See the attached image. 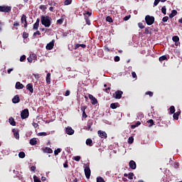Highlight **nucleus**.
Segmentation results:
<instances>
[{
	"mask_svg": "<svg viewBox=\"0 0 182 182\" xmlns=\"http://www.w3.org/2000/svg\"><path fill=\"white\" fill-rule=\"evenodd\" d=\"M41 22L46 28H49L52 25V18L49 16H41Z\"/></svg>",
	"mask_w": 182,
	"mask_h": 182,
	"instance_id": "obj_1",
	"label": "nucleus"
},
{
	"mask_svg": "<svg viewBox=\"0 0 182 182\" xmlns=\"http://www.w3.org/2000/svg\"><path fill=\"white\" fill-rule=\"evenodd\" d=\"M154 16H150V15H147L145 16V22L146 23V25L151 26L153 25V23H154Z\"/></svg>",
	"mask_w": 182,
	"mask_h": 182,
	"instance_id": "obj_2",
	"label": "nucleus"
},
{
	"mask_svg": "<svg viewBox=\"0 0 182 182\" xmlns=\"http://www.w3.org/2000/svg\"><path fill=\"white\" fill-rule=\"evenodd\" d=\"M12 7L9 6H0V12L9 13Z\"/></svg>",
	"mask_w": 182,
	"mask_h": 182,
	"instance_id": "obj_3",
	"label": "nucleus"
},
{
	"mask_svg": "<svg viewBox=\"0 0 182 182\" xmlns=\"http://www.w3.org/2000/svg\"><path fill=\"white\" fill-rule=\"evenodd\" d=\"M21 119H28L29 117V109H25L21 113Z\"/></svg>",
	"mask_w": 182,
	"mask_h": 182,
	"instance_id": "obj_4",
	"label": "nucleus"
},
{
	"mask_svg": "<svg viewBox=\"0 0 182 182\" xmlns=\"http://www.w3.org/2000/svg\"><path fill=\"white\" fill-rule=\"evenodd\" d=\"M123 95V91L122 90H117L116 91L112 97L114 98V99H122V95Z\"/></svg>",
	"mask_w": 182,
	"mask_h": 182,
	"instance_id": "obj_5",
	"label": "nucleus"
},
{
	"mask_svg": "<svg viewBox=\"0 0 182 182\" xmlns=\"http://www.w3.org/2000/svg\"><path fill=\"white\" fill-rule=\"evenodd\" d=\"M84 171H85L86 178H90V174H91L90 167H89V166H85Z\"/></svg>",
	"mask_w": 182,
	"mask_h": 182,
	"instance_id": "obj_6",
	"label": "nucleus"
},
{
	"mask_svg": "<svg viewBox=\"0 0 182 182\" xmlns=\"http://www.w3.org/2000/svg\"><path fill=\"white\" fill-rule=\"evenodd\" d=\"M98 136L101 137V139H107V134L105 131L99 130L98 132Z\"/></svg>",
	"mask_w": 182,
	"mask_h": 182,
	"instance_id": "obj_7",
	"label": "nucleus"
},
{
	"mask_svg": "<svg viewBox=\"0 0 182 182\" xmlns=\"http://www.w3.org/2000/svg\"><path fill=\"white\" fill-rule=\"evenodd\" d=\"M129 168H132V170H136L137 167V164H136V161L132 160L129 163Z\"/></svg>",
	"mask_w": 182,
	"mask_h": 182,
	"instance_id": "obj_8",
	"label": "nucleus"
},
{
	"mask_svg": "<svg viewBox=\"0 0 182 182\" xmlns=\"http://www.w3.org/2000/svg\"><path fill=\"white\" fill-rule=\"evenodd\" d=\"M53 46H55V41L53 40L51 42L47 44L46 49L48 50H52L53 49Z\"/></svg>",
	"mask_w": 182,
	"mask_h": 182,
	"instance_id": "obj_9",
	"label": "nucleus"
},
{
	"mask_svg": "<svg viewBox=\"0 0 182 182\" xmlns=\"http://www.w3.org/2000/svg\"><path fill=\"white\" fill-rule=\"evenodd\" d=\"M65 133H67V134H69V136H72V134H75V130H73L72 127H68L65 129Z\"/></svg>",
	"mask_w": 182,
	"mask_h": 182,
	"instance_id": "obj_10",
	"label": "nucleus"
},
{
	"mask_svg": "<svg viewBox=\"0 0 182 182\" xmlns=\"http://www.w3.org/2000/svg\"><path fill=\"white\" fill-rule=\"evenodd\" d=\"M172 41L175 42L176 46H178V45H180V38L178 36H173Z\"/></svg>",
	"mask_w": 182,
	"mask_h": 182,
	"instance_id": "obj_11",
	"label": "nucleus"
},
{
	"mask_svg": "<svg viewBox=\"0 0 182 182\" xmlns=\"http://www.w3.org/2000/svg\"><path fill=\"white\" fill-rule=\"evenodd\" d=\"M92 126H93V120H88L87 123V130L92 132L93 130Z\"/></svg>",
	"mask_w": 182,
	"mask_h": 182,
	"instance_id": "obj_12",
	"label": "nucleus"
},
{
	"mask_svg": "<svg viewBox=\"0 0 182 182\" xmlns=\"http://www.w3.org/2000/svg\"><path fill=\"white\" fill-rule=\"evenodd\" d=\"M12 102L15 105H16V103H19V102H21V98L19 97V95H15L12 99Z\"/></svg>",
	"mask_w": 182,
	"mask_h": 182,
	"instance_id": "obj_13",
	"label": "nucleus"
},
{
	"mask_svg": "<svg viewBox=\"0 0 182 182\" xmlns=\"http://www.w3.org/2000/svg\"><path fill=\"white\" fill-rule=\"evenodd\" d=\"M89 99L91 100L92 105H97V99L92 95H89Z\"/></svg>",
	"mask_w": 182,
	"mask_h": 182,
	"instance_id": "obj_14",
	"label": "nucleus"
},
{
	"mask_svg": "<svg viewBox=\"0 0 182 182\" xmlns=\"http://www.w3.org/2000/svg\"><path fill=\"white\" fill-rule=\"evenodd\" d=\"M23 22L25 23L24 28H28V21H26V16L25 14L21 17V23H23Z\"/></svg>",
	"mask_w": 182,
	"mask_h": 182,
	"instance_id": "obj_15",
	"label": "nucleus"
},
{
	"mask_svg": "<svg viewBox=\"0 0 182 182\" xmlns=\"http://www.w3.org/2000/svg\"><path fill=\"white\" fill-rule=\"evenodd\" d=\"M26 89L30 92V93H33V85L32 83H28L26 85Z\"/></svg>",
	"mask_w": 182,
	"mask_h": 182,
	"instance_id": "obj_16",
	"label": "nucleus"
},
{
	"mask_svg": "<svg viewBox=\"0 0 182 182\" xmlns=\"http://www.w3.org/2000/svg\"><path fill=\"white\" fill-rule=\"evenodd\" d=\"M39 22H41V19L37 18L36 23L33 24V29H34V31H38V28H39Z\"/></svg>",
	"mask_w": 182,
	"mask_h": 182,
	"instance_id": "obj_17",
	"label": "nucleus"
},
{
	"mask_svg": "<svg viewBox=\"0 0 182 182\" xmlns=\"http://www.w3.org/2000/svg\"><path fill=\"white\" fill-rule=\"evenodd\" d=\"M16 89H17L18 90H21V89H23L24 87L23 84L21 83V82H17L16 83V86H15Z\"/></svg>",
	"mask_w": 182,
	"mask_h": 182,
	"instance_id": "obj_18",
	"label": "nucleus"
},
{
	"mask_svg": "<svg viewBox=\"0 0 182 182\" xmlns=\"http://www.w3.org/2000/svg\"><path fill=\"white\" fill-rule=\"evenodd\" d=\"M43 153H48V154H52L53 153V150L49 147H46L43 149Z\"/></svg>",
	"mask_w": 182,
	"mask_h": 182,
	"instance_id": "obj_19",
	"label": "nucleus"
},
{
	"mask_svg": "<svg viewBox=\"0 0 182 182\" xmlns=\"http://www.w3.org/2000/svg\"><path fill=\"white\" fill-rule=\"evenodd\" d=\"M124 176L128 177L129 180H133V177H134V173H133L132 172L129 173V174L124 173Z\"/></svg>",
	"mask_w": 182,
	"mask_h": 182,
	"instance_id": "obj_20",
	"label": "nucleus"
},
{
	"mask_svg": "<svg viewBox=\"0 0 182 182\" xmlns=\"http://www.w3.org/2000/svg\"><path fill=\"white\" fill-rule=\"evenodd\" d=\"M180 114H181V111H178L175 113H173V117L175 120H178V116H180Z\"/></svg>",
	"mask_w": 182,
	"mask_h": 182,
	"instance_id": "obj_21",
	"label": "nucleus"
},
{
	"mask_svg": "<svg viewBox=\"0 0 182 182\" xmlns=\"http://www.w3.org/2000/svg\"><path fill=\"white\" fill-rule=\"evenodd\" d=\"M30 144L31 146H36L38 144V141L36 140V138H33L30 140Z\"/></svg>",
	"mask_w": 182,
	"mask_h": 182,
	"instance_id": "obj_22",
	"label": "nucleus"
},
{
	"mask_svg": "<svg viewBox=\"0 0 182 182\" xmlns=\"http://www.w3.org/2000/svg\"><path fill=\"white\" fill-rule=\"evenodd\" d=\"M9 122L11 126H16V122H15L14 117H10Z\"/></svg>",
	"mask_w": 182,
	"mask_h": 182,
	"instance_id": "obj_23",
	"label": "nucleus"
},
{
	"mask_svg": "<svg viewBox=\"0 0 182 182\" xmlns=\"http://www.w3.org/2000/svg\"><path fill=\"white\" fill-rule=\"evenodd\" d=\"M85 143L87 146H89L90 147H92V146H93V141L92 140V139H87Z\"/></svg>",
	"mask_w": 182,
	"mask_h": 182,
	"instance_id": "obj_24",
	"label": "nucleus"
},
{
	"mask_svg": "<svg viewBox=\"0 0 182 182\" xmlns=\"http://www.w3.org/2000/svg\"><path fill=\"white\" fill-rule=\"evenodd\" d=\"M12 132L14 134V137L16 139H19V132L16 131V129H12Z\"/></svg>",
	"mask_w": 182,
	"mask_h": 182,
	"instance_id": "obj_25",
	"label": "nucleus"
},
{
	"mask_svg": "<svg viewBox=\"0 0 182 182\" xmlns=\"http://www.w3.org/2000/svg\"><path fill=\"white\" fill-rule=\"evenodd\" d=\"M177 15V10H172L171 14H169V18L171 19Z\"/></svg>",
	"mask_w": 182,
	"mask_h": 182,
	"instance_id": "obj_26",
	"label": "nucleus"
},
{
	"mask_svg": "<svg viewBox=\"0 0 182 182\" xmlns=\"http://www.w3.org/2000/svg\"><path fill=\"white\" fill-rule=\"evenodd\" d=\"M159 62H163L164 60H168V59L167 58V55H162L159 57Z\"/></svg>",
	"mask_w": 182,
	"mask_h": 182,
	"instance_id": "obj_27",
	"label": "nucleus"
},
{
	"mask_svg": "<svg viewBox=\"0 0 182 182\" xmlns=\"http://www.w3.org/2000/svg\"><path fill=\"white\" fill-rule=\"evenodd\" d=\"M119 106V103L118 102H115V103H112L110 105V107L111 109H117V107Z\"/></svg>",
	"mask_w": 182,
	"mask_h": 182,
	"instance_id": "obj_28",
	"label": "nucleus"
},
{
	"mask_svg": "<svg viewBox=\"0 0 182 182\" xmlns=\"http://www.w3.org/2000/svg\"><path fill=\"white\" fill-rule=\"evenodd\" d=\"M39 9H41L42 12H45L46 9H48V7L46 5H40Z\"/></svg>",
	"mask_w": 182,
	"mask_h": 182,
	"instance_id": "obj_29",
	"label": "nucleus"
},
{
	"mask_svg": "<svg viewBox=\"0 0 182 182\" xmlns=\"http://www.w3.org/2000/svg\"><path fill=\"white\" fill-rule=\"evenodd\" d=\"M46 82L48 85H50V73H48L46 76Z\"/></svg>",
	"mask_w": 182,
	"mask_h": 182,
	"instance_id": "obj_30",
	"label": "nucleus"
},
{
	"mask_svg": "<svg viewBox=\"0 0 182 182\" xmlns=\"http://www.w3.org/2000/svg\"><path fill=\"white\" fill-rule=\"evenodd\" d=\"M169 110H170L171 114H173V113H175L176 112V107H174V106L172 105L170 107Z\"/></svg>",
	"mask_w": 182,
	"mask_h": 182,
	"instance_id": "obj_31",
	"label": "nucleus"
},
{
	"mask_svg": "<svg viewBox=\"0 0 182 182\" xmlns=\"http://www.w3.org/2000/svg\"><path fill=\"white\" fill-rule=\"evenodd\" d=\"M144 33L146 35H149V33L151 34V29H150V27L146 28Z\"/></svg>",
	"mask_w": 182,
	"mask_h": 182,
	"instance_id": "obj_32",
	"label": "nucleus"
},
{
	"mask_svg": "<svg viewBox=\"0 0 182 182\" xmlns=\"http://www.w3.org/2000/svg\"><path fill=\"white\" fill-rule=\"evenodd\" d=\"M48 5L50 6H56L58 5V3H56L55 1H48Z\"/></svg>",
	"mask_w": 182,
	"mask_h": 182,
	"instance_id": "obj_33",
	"label": "nucleus"
},
{
	"mask_svg": "<svg viewBox=\"0 0 182 182\" xmlns=\"http://www.w3.org/2000/svg\"><path fill=\"white\" fill-rule=\"evenodd\" d=\"M134 141V138L133 136H130L128 139V144H133Z\"/></svg>",
	"mask_w": 182,
	"mask_h": 182,
	"instance_id": "obj_34",
	"label": "nucleus"
},
{
	"mask_svg": "<svg viewBox=\"0 0 182 182\" xmlns=\"http://www.w3.org/2000/svg\"><path fill=\"white\" fill-rule=\"evenodd\" d=\"M161 12H162V14H164V15H166V14H167V9L166 8V6H164L161 8Z\"/></svg>",
	"mask_w": 182,
	"mask_h": 182,
	"instance_id": "obj_35",
	"label": "nucleus"
},
{
	"mask_svg": "<svg viewBox=\"0 0 182 182\" xmlns=\"http://www.w3.org/2000/svg\"><path fill=\"white\" fill-rule=\"evenodd\" d=\"M85 20L86 21L87 25H90V18L87 16H85Z\"/></svg>",
	"mask_w": 182,
	"mask_h": 182,
	"instance_id": "obj_36",
	"label": "nucleus"
},
{
	"mask_svg": "<svg viewBox=\"0 0 182 182\" xmlns=\"http://www.w3.org/2000/svg\"><path fill=\"white\" fill-rule=\"evenodd\" d=\"M18 157H20V159H25V152L23 151L19 152Z\"/></svg>",
	"mask_w": 182,
	"mask_h": 182,
	"instance_id": "obj_37",
	"label": "nucleus"
},
{
	"mask_svg": "<svg viewBox=\"0 0 182 182\" xmlns=\"http://www.w3.org/2000/svg\"><path fill=\"white\" fill-rule=\"evenodd\" d=\"M107 22H109V23H112L113 22V18L110 16H108L106 17Z\"/></svg>",
	"mask_w": 182,
	"mask_h": 182,
	"instance_id": "obj_38",
	"label": "nucleus"
},
{
	"mask_svg": "<svg viewBox=\"0 0 182 182\" xmlns=\"http://www.w3.org/2000/svg\"><path fill=\"white\" fill-rule=\"evenodd\" d=\"M60 151H62V150L60 148L55 149L54 151L55 156H58L59 154V153H60Z\"/></svg>",
	"mask_w": 182,
	"mask_h": 182,
	"instance_id": "obj_39",
	"label": "nucleus"
},
{
	"mask_svg": "<svg viewBox=\"0 0 182 182\" xmlns=\"http://www.w3.org/2000/svg\"><path fill=\"white\" fill-rule=\"evenodd\" d=\"M28 36H29V33H26L25 31L23 33V39H28Z\"/></svg>",
	"mask_w": 182,
	"mask_h": 182,
	"instance_id": "obj_40",
	"label": "nucleus"
},
{
	"mask_svg": "<svg viewBox=\"0 0 182 182\" xmlns=\"http://www.w3.org/2000/svg\"><path fill=\"white\" fill-rule=\"evenodd\" d=\"M147 123H149V127H151L154 124V121L153 119H149L147 121Z\"/></svg>",
	"mask_w": 182,
	"mask_h": 182,
	"instance_id": "obj_41",
	"label": "nucleus"
},
{
	"mask_svg": "<svg viewBox=\"0 0 182 182\" xmlns=\"http://www.w3.org/2000/svg\"><path fill=\"white\" fill-rule=\"evenodd\" d=\"M97 182H106L101 176L97 177Z\"/></svg>",
	"mask_w": 182,
	"mask_h": 182,
	"instance_id": "obj_42",
	"label": "nucleus"
},
{
	"mask_svg": "<svg viewBox=\"0 0 182 182\" xmlns=\"http://www.w3.org/2000/svg\"><path fill=\"white\" fill-rule=\"evenodd\" d=\"M145 95H149L150 97H153L154 93L151 91H147L146 92H145Z\"/></svg>",
	"mask_w": 182,
	"mask_h": 182,
	"instance_id": "obj_43",
	"label": "nucleus"
},
{
	"mask_svg": "<svg viewBox=\"0 0 182 182\" xmlns=\"http://www.w3.org/2000/svg\"><path fill=\"white\" fill-rule=\"evenodd\" d=\"M80 159H82L80 156H74L73 159L75 160V161H80Z\"/></svg>",
	"mask_w": 182,
	"mask_h": 182,
	"instance_id": "obj_44",
	"label": "nucleus"
},
{
	"mask_svg": "<svg viewBox=\"0 0 182 182\" xmlns=\"http://www.w3.org/2000/svg\"><path fill=\"white\" fill-rule=\"evenodd\" d=\"M26 60V55H23L21 56L20 62H23V60Z\"/></svg>",
	"mask_w": 182,
	"mask_h": 182,
	"instance_id": "obj_45",
	"label": "nucleus"
},
{
	"mask_svg": "<svg viewBox=\"0 0 182 182\" xmlns=\"http://www.w3.org/2000/svg\"><path fill=\"white\" fill-rule=\"evenodd\" d=\"M72 4V0H65L64 1V5H70Z\"/></svg>",
	"mask_w": 182,
	"mask_h": 182,
	"instance_id": "obj_46",
	"label": "nucleus"
},
{
	"mask_svg": "<svg viewBox=\"0 0 182 182\" xmlns=\"http://www.w3.org/2000/svg\"><path fill=\"white\" fill-rule=\"evenodd\" d=\"M33 180H34V182H41V179H39V178H38V176H33Z\"/></svg>",
	"mask_w": 182,
	"mask_h": 182,
	"instance_id": "obj_47",
	"label": "nucleus"
},
{
	"mask_svg": "<svg viewBox=\"0 0 182 182\" xmlns=\"http://www.w3.org/2000/svg\"><path fill=\"white\" fill-rule=\"evenodd\" d=\"M63 21H64L63 18H60V19H58V20L57 21V23H58V25H62V23H63Z\"/></svg>",
	"mask_w": 182,
	"mask_h": 182,
	"instance_id": "obj_48",
	"label": "nucleus"
},
{
	"mask_svg": "<svg viewBox=\"0 0 182 182\" xmlns=\"http://www.w3.org/2000/svg\"><path fill=\"white\" fill-rule=\"evenodd\" d=\"M138 26L140 29H144V25H143V23H139Z\"/></svg>",
	"mask_w": 182,
	"mask_h": 182,
	"instance_id": "obj_49",
	"label": "nucleus"
},
{
	"mask_svg": "<svg viewBox=\"0 0 182 182\" xmlns=\"http://www.w3.org/2000/svg\"><path fill=\"white\" fill-rule=\"evenodd\" d=\"M36 35H41V31H37L36 32H35L33 35V38H36Z\"/></svg>",
	"mask_w": 182,
	"mask_h": 182,
	"instance_id": "obj_50",
	"label": "nucleus"
},
{
	"mask_svg": "<svg viewBox=\"0 0 182 182\" xmlns=\"http://www.w3.org/2000/svg\"><path fill=\"white\" fill-rule=\"evenodd\" d=\"M84 15L85 16H92V13L91 12H89V11H87L85 13H84Z\"/></svg>",
	"mask_w": 182,
	"mask_h": 182,
	"instance_id": "obj_51",
	"label": "nucleus"
},
{
	"mask_svg": "<svg viewBox=\"0 0 182 182\" xmlns=\"http://www.w3.org/2000/svg\"><path fill=\"white\" fill-rule=\"evenodd\" d=\"M167 21H168V16H164L162 18V22H167Z\"/></svg>",
	"mask_w": 182,
	"mask_h": 182,
	"instance_id": "obj_52",
	"label": "nucleus"
},
{
	"mask_svg": "<svg viewBox=\"0 0 182 182\" xmlns=\"http://www.w3.org/2000/svg\"><path fill=\"white\" fill-rule=\"evenodd\" d=\"M160 2V0H155L154 2V6H157Z\"/></svg>",
	"mask_w": 182,
	"mask_h": 182,
	"instance_id": "obj_53",
	"label": "nucleus"
},
{
	"mask_svg": "<svg viewBox=\"0 0 182 182\" xmlns=\"http://www.w3.org/2000/svg\"><path fill=\"white\" fill-rule=\"evenodd\" d=\"M86 109H87V106H82V107H81V111L82 112H85Z\"/></svg>",
	"mask_w": 182,
	"mask_h": 182,
	"instance_id": "obj_54",
	"label": "nucleus"
},
{
	"mask_svg": "<svg viewBox=\"0 0 182 182\" xmlns=\"http://www.w3.org/2000/svg\"><path fill=\"white\" fill-rule=\"evenodd\" d=\"M114 62H119L120 60V57L115 56L114 58Z\"/></svg>",
	"mask_w": 182,
	"mask_h": 182,
	"instance_id": "obj_55",
	"label": "nucleus"
},
{
	"mask_svg": "<svg viewBox=\"0 0 182 182\" xmlns=\"http://www.w3.org/2000/svg\"><path fill=\"white\" fill-rule=\"evenodd\" d=\"M38 136H48V134L46 132H40Z\"/></svg>",
	"mask_w": 182,
	"mask_h": 182,
	"instance_id": "obj_56",
	"label": "nucleus"
},
{
	"mask_svg": "<svg viewBox=\"0 0 182 182\" xmlns=\"http://www.w3.org/2000/svg\"><path fill=\"white\" fill-rule=\"evenodd\" d=\"M70 95V90H68L65 91V96H69Z\"/></svg>",
	"mask_w": 182,
	"mask_h": 182,
	"instance_id": "obj_57",
	"label": "nucleus"
},
{
	"mask_svg": "<svg viewBox=\"0 0 182 182\" xmlns=\"http://www.w3.org/2000/svg\"><path fill=\"white\" fill-rule=\"evenodd\" d=\"M27 60H28V62H29V63H32V62H33V59H32V57H28V58H27Z\"/></svg>",
	"mask_w": 182,
	"mask_h": 182,
	"instance_id": "obj_58",
	"label": "nucleus"
},
{
	"mask_svg": "<svg viewBox=\"0 0 182 182\" xmlns=\"http://www.w3.org/2000/svg\"><path fill=\"white\" fill-rule=\"evenodd\" d=\"M132 77H134V79H136V77H137V75L136 74L135 72H132Z\"/></svg>",
	"mask_w": 182,
	"mask_h": 182,
	"instance_id": "obj_59",
	"label": "nucleus"
},
{
	"mask_svg": "<svg viewBox=\"0 0 182 182\" xmlns=\"http://www.w3.org/2000/svg\"><path fill=\"white\" fill-rule=\"evenodd\" d=\"M79 48H80V44H78V43H77V44H75V45L74 49H75V50H76V49H79Z\"/></svg>",
	"mask_w": 182,
	"mask_h": 182,
	"instance_id": "obj_60",
	"label": "nucleus"
},
{
	"mask_svg": "<svg viewBox=\"0 0 182 182\" xmlns=\"http://www.w3.org/2000/svg\"><path fill=\"white\" fill-rule=\"evenodd\" d=\"M35 170H36V166H32L31 167V171H35Z\"/></svg>",
	"mask_w": 182,
	"mask_h": 182,
	"instance_id": "obj_61",
	"label": "nucleus"
},
{
	"mask_svg": "<svg viewBox=\"0 0 182 182\" xmlns=\"http://www.w3.org/2000/svg\"><path fill=\"white\" fill-rule=\"evenodd\" d=\"M130 19V16H126L124 18V21H129Z\"/></svg>",
	"mask_w": 182,
	"mask_h": 182,
	"instance_id": "obj_62",
	"label": "nucleus"
},
{
	"mask_svg": "<svg viewBox=\"0 0 182 182\" xmlns=\"http://www.w3.org/2000/svg\"><path fill=\"white\" fill-rule=\"evenodd\" d=\"M82 117H84L85 119L87 117V114H86V112H82Z\"/></svg>",
	"mask_w": 182,
	"mask_h": 182,
	"instance_id": "obj_63",
	"label": "nucleus"
},
{
	"mask_svg": "<svg viewBox=\"0 0 182 182\" xmlns=\"http://www.w3.org/2000/svg\"><path fill=\"white\" fill-rule=\"evenodd\" d=\"M14 26H19L18 22V21H15V22L14 23Z\"/></svg>",
	"mask_w": 182,
	"mask_h": 182,
	"instance_id": "obj_64",
	"label": "nucleus"
}]
</instances>
